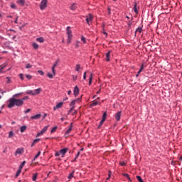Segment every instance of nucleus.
I'll return each instance as SVG.
<instances>
[{
	"label": "nucleus",
	"instance_id": "nucleus-18",
	"mask_svg": "<svg viewBox=\"0 0 182 182\" xmlns=\"http://www.w3.org/2000/svg\"><path fill=\"white\" fill-rule=\"evenodd\" d=\"M17 4H18V5H21V6H23L25 5V0H18L17 1Z\"/></svg>",
	"mask_w": 182,
	"mask_h": 182
},
{
	"label": "nucleus",
	"instance_id": "nucleus-28",
	"mask_svg": "<svg viewBox=\"0 0 182 182\" xmlns=\"http://www.w3.org/2000/svg\"><path fill=\"white\" fill-rule=\"evenodd\" d=\"M14 134H14V131L9 132V136H8L9 139H11L13 136H14Z\"/></svg>",
	"mask_w": 182,
	"mask_h": 182
},
{
	"label": "nucleus",
	"instance_id": "nucleus-54",
	"mask_svg": "<svg viewBox=\"0 0 182 182\" xmlns=\"http://www.w3.org/2000/svg\"><path fill=\"white\" fill-rule=\"evenodd\" d=\"M86 72L84 73V75H83V80H86Z\"/></svg>",
	"mask_w": 182,
	"mask_h": 182
},
{
	"label": "nucleus",
	"instance_id": "nucleus-64",
	"mask_svg": "<svg viewBox=\"0 0 182 182\" xmlns=\"http://www.w3.org/2000/svg\"><path fill=\"white\" fill-rule=\"evenodd\" d=\"M72 93V91L71 90H69L68 92V95H70Z\"/></svg>",
	"mask_w": 182,
	"mask_h": 182
},
{
	"label": "nucleus",
	"instance_id": "nucleus-1",
	"mask_svg": "<svg viewBox=\"0 0 182 182\" xmlns=\"http://www.w3.org/2000/svg\"><path fill=\"white\" fill-rule=\"evenodd\" d=\"M29 99V97L25 96L21 99H16V98H10L8 102L9 104L7 105L8 109H12V107H15L16 106L17 107H22L23 106V103L25 100H28Z\"/></svg>",
	"mask_w": 182,
	"mask_h": 182
},
{
	"label": "nucleus",
	"instance_id": "nucleus-27",
	"mask_svg": "<svg viewBox=\"0 0 182 182\" xmlns=\"http://www.w3.org/2000/svg\"><path fill=\"white\" fill-rule=\"evenodd\" d=\"M21 95H22V92L15 94V95H13L11 99H16V97H18V96H21Z\"/></svg>",
	"mask_w": 182,
	"mask_h": 182
},
{
	"label": "nucleus",
	"instance_id": "nucleus-51",
	"mask_svg": "<svg viewBox=\"0 0 182 182\" xmlns=\"http://www.w3.org/2000/svg\"><path fill=\"white\" fill-rule=\"evenodd\" d=\"M20 76V79H21V80H23L24 77H23V74L21 73L19 74Z\"/></svg>",
	"mask_w": 182,
	"mask_h": 182
},
{
	"label": "nucleus",
	"instance_id": "nucleus-14",
	"mask_svg": "<svg viewBox=\"0 0 182 182\" xmlns=\"http://www.w3.org/2000/svg\"><path fill=\"white\" fill-rule=\"evenodd\" d=\"M70 9H71V11H76V9H77V6L76 3H73L71 5Z\"/></svg>",
	"mask_w": 182,
	"mask_h": 182
},
{
	"label": "nucleus",
	"instance_id": "nucleus-53",
	"mask_svg": "<svg viewBox=\"0 0 182 182\" xmlns=\"http://www.w3.org/2000/svg\"><path fill=\"white\" fill-rule=\"evenodd\" d=\"M119 164H120V166H126V164H125V162H124V161L119 162Z\"/></svg>",
	"mask_w": 182,
	"mask_h": 182
},
{
	"label": "nucleus",
	"instance_id": "nucleus-25",
	"mask_svg": "<svg viewBox=\"0 0 182 182\" xmlns=\"http://www.w3.org/2000/svg\"><path fill=\"white\" fill-rule=\"evenodd\" d=\"M136 32H139V33H141V32H143V28L141 27H138L136 29Z\"/></svg>",
	"mask_w": 182,
	"mask_h": 182
},
{
	"label": "nucleus",
	"instance_id": "nucleus-40",
	"mask_svg": "<svg viewBox=\"0 0 182 182\" xmlns=\"http://www.w3.org/2000/svg\"><path fill=\"white\" fill-rule=\"evenodd\" d=\"M73 110H75V107H72L69 109V111H68V114H70V113H72V112H73Z\"/></svg>",
	"mask_w": 182,
	"mask_h": 182
},
{
	"label": "nucleus",
	"instance_id": "nucleus-50",
	"mask_svg": "<svg viewBox=\"0 0 182 182\" xmlns=\"http://www.w3.org/2000/svg\"><path fill=\"white\" fill-rule=\"evenodd\" d=\"M52 72H53V75H56V73H55V67L52 68Z\"/></svg>",
	"mask_w": 182,
	"mask_h": 182
},
{
	"label": "nucleus",
	"instance_id": "nucleus-39",
	"mask_svg": "<svg viewBox=\"0 0 182 182\" xmlns=\"http://www.w3.org/2000/svg\"><path fill=\"white\" fill-rule=\"evenodd\" d=\"M106 120H103L102 119H101L100 124L98 126V127H100V126H102V124L105 123Z\"/></svg>",
	"mask_w": 182,
	"mask_h": 182
},
{
	"label": "nucleus",
	"instance_id": "nucleus-19",
	"mask_svg": "<svg viewBox=\"0 0 182 182\" xmlns=\"http://www.w3.org/2000/svg\"><path fill=\"white\" fill-rule=\"evenodd\" d=\"M21 172H22V169L18 168L16 173L15 178H18V177H19V174H21Z\"/></svg>",
	"mask_w": 182,
	"mask_h": 182
},
{
	"label": "nucleus",
	"instance_id": "nucleus-60",
	"mask_svg": "<svg viewBox=\"0 0 182 182\" xmlns=\"http://www.w3.org/2000/svg\"><path fill=\"white\" fill-rule=\"evenodd\" d=\"M0 18H4V14L3 13H0Z\"/></svg>",
	"mask_w": 182,
	"mask_h": 182
},
{
	"label": "nucleus",
	"instance_id": "nucleus-34",
	"mask_svg": "<svg viewBox=\"0 0 182 182\" xmlns=\"http://www.w3.org/2000/svg\"><path fill=\"white\" fill-rule=\"evenodd\" d=\"M73 174H75V171H73L70 175L68 176V178L70 180L73 178Z\"/></svg>",
	"mask_w": 182,
	"mask_h": 182
},
{
	"label": "nucleus",
	"instance_id": "nucleus-4",
	"mask_svg": "<svg viewBox=\"0 0 182 182\" xmlns=\"http://www.w3.org/2000/svg\"><path fill=\"white\" fill-rule=\"evenodd\" d=\"M47 6L48 0H43L40 4V9H41V11H43V9H45Z\"/></svg>",
	"mask_w": 182,
	"mask_h": 182
},
{
	"label": "nucleus",
	"instance_id": "nucleus-58",
	"mask_svg": "<svg viewBox=\"0 0 182 182\" xmlns=\"http://www.w3.org/2000/svg\"><path fill=\"white\" fill-rule=\"evenodd\" d=\"M141 73L140 71H138L137 74L136 75V77H139V75Z\"/></svg>",
	"mask_w": 182,
	"mask_h": 182
},
{
	"label": "nucleus",
	"instance_id": "nucleus-23",
	"mask_svg": "<svg viewBox=\"0 0 182 182\" xmlns=\"http://www.w3.org/2000/svg\"><path fill=\"white\" fill-rule=\"evenodd\" d=\"M122 176H124V177H127V178H128L129 181H132V179L130 178V176L129 175V173H122Z\"/></svg>",
	"mask_w": 182,
	"mask_h": 182
},
{
	"label": "nucleus",
	"instance_id": "nucleus-13",
	"mask_svg": "<svg viewBox=\"0 0 182 182\" xmlns=\"http://www.w3.org/2000/svg\"><path fill=\"white\" fill-rule=\"evenodd\" d=\"M68 153V148H65L60 150V154H62L63 157Z\"/></svg>",
	"mask_w": 182,
	"mask_h": 182
},
{
	"label": "nucleus",
	"instance_id": "nucleus-52",
	"mask_svg": "<svg viewBox=\"0 0 182 182\" xmlns=\"http://www.w3.org/2000/svg\"><path fill=\"white\" fill-rule=\"evenodd\" d=\"M112 9H110V7H108V15H111L112 14Z\"/></svg>",
	"mask_w": 182,
	"mask_h": 182
},
{
	"label": "nucleus",
	"instance_id": "nucleus-37",
	"mask_svg": "<svg viewBox=\"0 0 182 182\" xmlns=\"http://www.w3.org/2000/svg\"><path fill=\"white\" fill-rule=\"evenodd\" d=\"M6 80H7V82H6L7 85H9V83L12 82L11 81V77H6Z\"/></svg>",
	"mask_w": 182,
	"mask_h": 182
},
{
	"label": "nucleus",
	"instance_id": "nucleus-55",
	"mask_svg": "<svg viewBox=\"0 0 182 182\" xmlns=\"http://www.w3.org/2000/svg\"><path fill=\"white\" fill-rule=\"evenodd\" d=\"M73 80H76V79H77V75H73Z\"/></svg>",
	"mask_w": 182,
	"mask_h": 182
},
{
	"label": "nucleus",
	"instance_id": "nucleus-36",
	"mask_svg": "<svg viewBox=\"0 0 182 182\" xmlns=\"http://www.w3.org/2000/svg\"><path fill=\"white\" fill-rule=\"evenodd\" d=\"M136 178H137L138 181H139V182H144V181H143V179L141 178V176H136Z\"/></svg>",
	"mask_w": 182,
	"mask_h": 182
},
{
	"label": "nucleus",
	"instance_id": "nucleus-45",
	"mask_svg": "<svg viewBox=\"0 0 182 182\" xmlns=\"http://www.w3.org/2000/svg\"><path fill=\"white\" fill-rule=\"evenodd\" d=\"M81 41L83 42V43H86V38H85L84 36L81 37Z\"/></svg>",
	"mask_w": 182,
	"mask_h": 182
},
{
	"label": "nucleus",
	"instance_id": "nucleus-59",
	"mask_svg": "<svg viewBox=\"0 0 182 182\" xmlns=\"http://www.w3.org/2000/svg\"><path fill=\"white\" fill-rule=\"evenodd\" d=\"M29 112H31V109H28L24 112L26 114V113H29Z\"/></svg>",
	"mask_w": 182,
	"mask_h": 182
},
{
	"label": "nucleus",
	"instance_id": "nucleus-47",
	"mask_svg": "<svg viewBox=\"0 0 182 182\" xmlns=\"http://www.w3.org/2000/svg\"><path fill=\"white\" fill-rule=\"evenodd\" d=\"M31 68H32V65H31V64H27L26 65V69H31Z\"/></svg>",
	"mask_w": 182,
	"mask_h": 182
},
{
	"label": "nucleus",
	"instance_id": "nucleus-49",
	"mask_svg": "<svg viewBox=\"0 0 182 182\" xmlns=\"http://www.w3.org/2000/svg\"><path fill=\"white\" fill-rule=\"evenodd\" d=\"M60 154H61L60 151H59L55 153V157H59V156H60Z\"/></svg>",
	"mask_w": 182,
	"mask_h": 182
},
{
	"label": "nucleus",
	"instance_id": "nucleus-7",
	"mask_svg": "<svg viewBox=\"0 0 182 182\" xmlns=\"http://www.w3.org/2000/svg\"><path fill=\"white\" fill-rule=\"evenodd\" d=\"M23 154V148H18L14 154V156H18V154Z\"/></svg>",
	"mask_w": 182,
	"mask_h": 182
},
{
	"label": "nucleus",
	"instance_id": "nucleus-3",
	"mask_svg": "<svg viewBox=\"0 0 182 182\" xmlns=\"http://www.w3.org/2000/svg\"><path fill=\"white\" fill-rule=\"evenodd\" d=\"M70 26L67 27V36H68V41L67 43L69 45L72 42V38H73V35L72 34V30H70Z\"/></svg>",
	"mask_w": 182,
	"mask_h": 182
},
{
	"label": "nucleus",
	"instance_id": "nucleus-9",
	"mask_svg": "<svg viewBox=\"0 0 182 182\" xmlns=\"http://www.w3.org/2000/svg\"><path fill=\"white\" fill-rule=\"evenodd\" d=\"M62 106H63V102H59L56 105L55 107H53V110H58V109H62Z\"/></svg>",
	"mask_w": 182,
	"mask_h": 182
},
{
	"label": "nucleus",
	"instance_id": "nucleus-12",
	"mask_svg": "<svg viewBox=\"0 0 182 182\" xmlns=\"http://www.w3.org/2000/svg\"><path fill=\"white\" fill-rule=\"evenodd\" d=\"M73 93H74L75 97H76L79 95V87H77V86L75 87Z\"/></svg>",
	"mask_w": 182,
	"mask_h": 182
},
{
	"label": "nucleus",
	"instance_id": "nucleus-17",
	"mask_svg": "<svg viewBox=\"0 0 182 182\" xmlns=\"http://www.w3.org/2000/svg\"><path fill=\"white\" fill-rule=\"evenodd\" d=\"M112 51H109L107 54H106V60L107 62H110V53Z\"/></svg>",
	"mask_w": 182,
	"mask_h": 182
},
{
	"label": "nucleus",
	"instance_id": "nucleus-10",
	"mask_svg": "<svg viewBox=\"0 0 182 182\" xmlns=\"http://www.w3.org/2000/svg\"><path fill=\"white\" fill-rule=\"evenodd\" d=\"M41 114H36L34 116L31 117V120H38V119H41Z\"/></svg>",
	"mask_w": 182,
	"mask_h": 182
},
{
	"label": "nucleus",
	"instance_id": "nucleus-11",
	"mask_svg": "<svg viewBox=\"0 0 182 182\" xmlns=\"http://www.w3.org/2000/svg\"><path fill=\"white\" fill-rule=\"evenodd\" d=\"M76 102H80V99L78 98V99H77V100H73V101L70 103V107H75V105H76Z\"/></svg>",
	"mask_w": 182,
	"mask_h": 182
},
{
	"label": "nucleus",
	"instance_id": "nucleus-22",
	"mask_svg": "<svg viewBox=\"0 0 182 182\" xmlns=\"http://www.w3.org/2000/svg\"><path fill=\"white\" fill-rule=\"evenodd\" d=\"M93 79V74H90V77H89V85H92V80Z\"/></svg>",
	"mask_w": 182,
	"mask_h": 182
},
{
	"label": "nucleus",
	"instance_id": "nucleus-57",
	"mask_svg": "<svg viewBox=\"0 0 182 182\" xmlns=\"http://www.w3.org/2000/svg\"><path fill=\"white\" fill-rule=\"evenodd\" d=\"M56 66H58V61H56L55 63V64L53 65V68H56Z\"/></svg>",
	"mask_w": 182,
	"mask_h": 182
},
{
	"label": "nucleus",
	"instance_id": "nucleus-29",
	"mask_svg": "<svg viewBox=\"0 0 182 182\" xmlns=\"http://www.w3.org/2000/svg\"><path fill=\"white\" fill-rule=\"evenodd\" d=\"M33 48H34L35 49H39V45H38V43H33Z\"/></svg>",
	"mask_w": 182,
	"mask_h": 182
},
{
	"label": "nucleus",
	"instance_id": "nucleus-56",
	"mask_svg": "<svg viewBox=\"0 0 182 182\" xmlns=\"http://www.w3.org/2000/svg\"><path fill=\"white\" fill-rule=\"evenodd\" d=\"M109 175H108V178H107V180H110V173H112V171H109Z\"/></svg>",
	"mask_w": 182,
	"mask_h": 182
},
{
	"label": "nucleus",
	"instance_id": "nucleus-8",
	"mask_svg": "<svg viewBox=\"0 0 182 182\" xmlns=\"http://www.w3.org/2000/svg\"><path fill=\"white\" fill-rule=\"evenodd\" d=\"M122 117V111H119L116 114H115V119L117 122H120V119Z\"/></svg>",
	"mask_w": 182,
	"mask_h": 182
},
{
	"label": "nucleus",
	"instance_id": "nucleus-33",
	"mask_svg": "<svg viewBox=\"0 0 182 182\" xmlns=\"http://www.w3.org/2000/svg\"><path fill=\"white\" fill-rule=\"evenodd\" d=\"M106 117H107V112H104L102 115V119L106 120Z\"/></svg>",
	"mask_w": 182,
	"mask_h": 182
},
{
	"label": "nucleus",
	"instance_id": "nucleus-5",
	"mask_svg": "<svg viewBox=\"0 0 182 182\" xmlns=\"http://www.w3.org/2000/svg\"><path fill=\"white\" fill-rule=\"evenodd\" d=\"M48 127H49V125L44 127L43 129L41 130V132L37 134L36 137H38V136H42V134H44V133H46V132L48 131Z\"/></svg>",
	"mask_w": 182,
	"mask_h": 182
},
{
	"label": "nucleus",
	"instance_id": "nucleus-42",
	"mask_svg": "<svg viewBox=\"0 0 182 182\" xmlns=\"http://www.w3.org/2000/svg\"><path fill=\"white\" fill-rule=\"evenodd\" d=\"M39 156H41V151H38V154L35 156L34 160H36V159H38Z\"/></svg>",
	"mask_w": 182,
	"mask_h": 182
},
{
	"label": "nucleus",
	"instance_id": "nucleus-6",
	"mask_svg": "<svg viewBox=\"0 0 182 182\" xmlns=\"http://www.w3.org/2000/svg\"><path fill=\"white\" fill-rule=\"evenodd\" d=\"M93 21V17L92 16V14H90L88 16H86V22L87 25H90V22Z\"/></svg>",
	"mask_w": 182,
	"mask_h": 182
},
{
	"label": "nucleus",
	"instance_id": "nucleus-31",
	"mask_svg": "<svg viewBox=\"0 0 182 182\" xmlns=\"http://www.w3.org/2000/svg\"><path fill=\"white\" fill-rule=\"evenodd\" d=\"M36 178H38V173H36L33 176V178H32L33 181H36Z\"/></svg>",
	"mask_w": 182,
	"mask_h": 182
},
{
	"label": "nucleus",
	"instance_id": "nucleus-16",
	"mask_svg": "<svg viewBox=\"0 0 182 182\" xmlns=\"http://www.w3.org/2000/svg\"><path fill=\"white\" fill-rule=\"evenodd\" d=\"M37 42H40V43H43L45 42V38L43 37H40L36 38Z\"/></svg>",
	"mask_w": 182,
	"mask_h": 182
},
{
	"label": "nucleus",
	"instance_id": "nucleus-15",
	"mask_svg": "<svg viewBox=\"0 0 182 182\" xmlns=\"http://www.w3.org/2000/svg\"><path fill=\"white\" fill-rule=\"evenodd\" d=\"M97 105H100V102L94 101L92 104H90V107H95V106H97Z\"/></svg>",
	"mask_w": 182,
	"mask_h": 182
},
{
	"label": "nucleus",
	"instance_id": "nucleus-62",
	"mask_svg": "<svg viewBox=\"0 0 182 182\" xmlns=\"http://www.w3.org/2000/svg\"><path fill=\"white\" fill-rule=\"evenodd\" d=\"M14 23H18V17H16V20L14 21Z\"/></svg>",
	"mask_w": 182,
	"mask_h": 182
},
{
	"label": "nucleus",
	"instance_id": "nucleus-61",
	"mask_svg": "<svg viewBox=\"0 0 182 182\" xmlns=\"http://www.w3.org/2000/svg\"><path fill=\"white\" fill-rule=\"evenodd\" d=\"M132 21H129V22H128V25H129V26H132Z\"/></svg>",
	"mask_w": 182,
	"mask_h": 182
},
{
	"label": "nucleus",
	"instance_id": "nucleus-46",
	"mask_svg": "<svg viewBox=\"0 0 182 182\" xmlns=\"http://www.w3.org/2000/svg\"><path fill=\"white\" fill-rule=\"evenodd\" d=\"M26 77H27V79H28V80H31V79H32V75H26Z\"/></svg>",
	"mask_w": 182,
	"mask_h": 182
},
{
	"label": "nucleus",
	"instance_id": "nucleus-41",
	"mask_svg": "<svg viewBox=\"0 0 182 182\" xmlns=\"http://www.w3.org/2000/svg\"><path fill=\"white\" fill-rule=\"evenodd\" d=\"M38 73H39L41 76H43L45 75V73L42 70H38Z\"/></svg>",
	"mask_w": 182,
	"mask_h": 182
},
{
	"label": "nucleus",
	"instance_id": "nucleus-63",
	"mask_svg": "<svg viewBox=\"0 0 182 182\" xmlns=\"http://www.w3.org/2000/svg\"><path fill=\"white\" fill-rule=\"evenodd\" d=\"M4 70V67H1V68H0V73H2V70Z\"/></svg>",
	"mask_w": 182,
	"mask_h": 182
},
{
	"label": "nucleus",
	"instance_id": "nucleus-24",
	"mask_svg": "<svg viewBox=\"0 0 182 182\" xmlns=\"http://www.w3.org/2000/svg\"><path fill=\"white\" fill-rule=\"evenodd\" d=\"M73 124V123H71V124H70V128H69V129L67 130V132H66V134H69V133H70V132H72Z\"/></svg>",
	"mask_w": 182,
	"mask_h": 182
},
{
	"label": "nucleus",
	"instance_id": "nucleus-44",
	"mask_svg": "<svg viewBox=\"0 0 182 182\" xmlns=\"http://www.w3.org/2000/svg\"><path fill=\"white\" fill-rule=\"evenodd\" d=\"M11 8H12V9H16V5L15 4H11Z\"/></svg>",
	"mask_w": 182,
	"mask_h": 182
},
{
	"label": "nucleus",
	"instance_id": "nucleus-21",
	"mask_svg": "<svg viewBox=\"0 0 182 182\" xmlns=\"http://www.w3.org/2000/svg\"><path fill=\"white\" fill-rule=\"evenodd\" d=\"M26 129H27V127L25 126V125L21 127V128H20L21 132V133H23V132H25V131L26 130Z\"/></svg>",
	"mask_w": 182,
	"mask_h": 182
},
{
	"label": "nucleus",
	"instance_id": "nucleus-30",
	"mask_svg": "<svg viewBox=\"0 0 182 182\" xmlns=\"http://www.w3.org/2000/svg\"><path fill=\"white\" fill-rule=\"evenodd\" d=\"M76 72H79L80 70V64H77L75 68Z\"/></svg>",
	"mask_w": 182,
	"mask_h": 182
},
{
	"label": "nucleus",
	"instance_id": "nucleus-20",
	"mask_svg": "<svg viewBox=\"0 0 182 182\" xmlns=\"http://www.w3.org/2000/svg\"><path fill=\"white\" fill-rule=\"evenodd\" d=\"M134 12L135 14H139V11H137V3H135L134 4Z\"/></svg>",
	"mask_w": 182,
	"mask_h": 182
},
{
	"label": "nucleus",
	"instance_id": "nucleus-32",
	"mask_svg": "<svg viewBox=\"0 0 182 182\" xmlns=\"http://www.w3.org/2000/svg\"><path fill=\"white\" fill-rule=\"evenodd\" d=\"M47 76L49 77V79H53V74H51L50 73H48Z\"/></svg>",
	"mask_w": 182,
	"mask_h": 182
},
{
	"label": "nucleus",
	"instance_id": "nucleus-48",
	"mask_svg": "<svg viewBox=\"0 0 182 182\" xmlns=\"http://www.w3.org/2000/svg\"><path fill=\"white\" fill-rule=\"evenodd\" d=\"M79 156H80V151H78V152H77V155H76V156H75L74 161H76L77 159V157H79Z\"/></svg>",
	"mask_w": 182,
	"mask_h": 182
},
{
	"label": "nucleus",
	"instance_id": "nucleus-26",
	"mask_svg": "<svg viewBox=\"0 0 182 182\" xmlns=\"http://www.w3.org/2000/svg\"><path fill=\"white\" fill-rule=\"evenodd\" d=\"M25 164H26V161H23L21 164L19 166V169L22 170V168H23V166H25Z\"/></svg>",
	"mask_w": 182,
	"mask_h": 182
},
{
	"label": "nucleus",
	"instance_id": "nucleus-35",
	"mask_svg": "<svg viewBox=\"0 0 182 182\" xmlns=\"http://www.w3.org/2000/svg\"><path fill=\"white\" fill-rule=\"evenodd\" d=\"M41 141V139H36L33 140V144H36L37 143H39Z\"/></svg>",
	"mask_w": 182,
	"mask_h": 182
},
{
	"label": "nucleus",
	"instance_id": "nucleus-2",
	"mask_svg": "<svg viewBox=\"0 0 182 182\" xmlns=\"http://www.w3.org/2000/svg\"><path fill=\"white\" fill-rule=\"evenodd\" d=\"M42 92V88H38L35 90H28L26 92V95H30L31 96H36V95H39Z\"/></svg>",
	"mask_w": 182,
	"mask_h": 182
},
{
	"label": "nucleus",
	"instance_id": "nucleus-38",
	"mask_svg": "<svg viewBox=\"0 0 182 182\" xmlns=\"http://www.w3.org/2000/svg\"><path fill=\"white\" fill-rule=\"evenodd\" d=\"M57 129H58V127H53V129H51V133H55V132H56Z\"/></svg>",
	"mask_w": 182,
	"mask_h": 182
},
{
	"label": "nucleus",
	"instance_id": "nucleus-43",
	"mask_svg": "<svg viewBox=\"0 0 182 182\" xmlns=\"http://www.w3.org/2000/svg\"><path fill=\"white\" fill-rule=\"evenodd\" d=\"M144 70V64H142L141 65V68H140V70H139V72H143V70Z\"/></svg>",
	"mask_w": 182,
	"mask_h": 182
}]
</instances>
